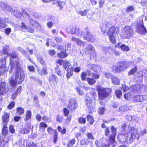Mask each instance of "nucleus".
Returning a JSON list of instances; mask_svg holds the SVG:
<instances>
[{"instance_id": "nucleus-1", "label": "nucleus", "mask_w": 147, "mask_h": 147, "mask_svg": "<svg viewBox=\"0 0 147 147\" xmlns=\"http://www.w3.org/2000/svg\"><path fill=\"white\" fill-rule=\"evenodd\" d=\"M10 59V65L11 69L10 72L11 73L13 71L16 74L15 80L18 83H20L24 80L25 75L23 70L20 67L19 62L18 61H14L12 58H16L17 55L16 54H11Z\"/></svg>"}, {"instance_id": "nucleus-2", "label": "nucleus", "mask_w": 147, "mask_h": 147, "mask_svg": "<svg viewBox=\"0 0 147 147\" xmlns=\"http://www.w3.org/2000/svg\"><path fill=\"white\" fill-rule=\"evenodd\" d=\"M125 129H128L127 130V134L125 135V136L126 137V141L128 140V138L129 139V142H131L133 139H134L137 134V130L134 127L130 126L129 124H124Z\"/></svg>"}, {"instance_id": "nucleus-3", "label": "nucleus", "mask_w": 147, "mask_h": 147, "mask_svg": "<svg viewBox=\"0 0 147 147\" xmlns=\"http://www.w3.org/2000/svg\"><path fill=\"white\" fill-rule=\"evenodd\" d=\"M96 89L98 91L99 98L100 100H103L107 97L112 91L111 89L104 88L100 86H97Z\"/></svg>"}, {"instance_id": "nucleus-4", "label": "nucleus", "mask_w": 147, "mask_h": 147, "mask_svg": "<svg viewBox=\"0 0 147 147\" xmlns=\"http://www.w3.org/2000/svg\"><path fill=\"white\" fill-rule=\"evenodd\" d=\"M136 31L138 33L142 35L145 34L146 32V30L143 25L142 20H140L138 22Z\"/></svg>"}, {"instance_id": "nucleus-5", "label": "nucleus", "mask_w": 147, "mask_h": 147, "mask_svg": "<svg viewBox=\"0 0 147 147\" xmlns=\"http://www.w3.org/2000/svg\"><path fill=\"white\" fill-rule=\"evenodd\" d=\"M67 31L71 34H75L77 36L80 37L82 36V31H81L79 28H76L75 26H71L66 29Z\"/></svg>"}, {"instance_id": "nucleus-6", "label": "nucleus", "mask_w": 147, "mask_h": 147, "mask_svg": "<svg viewBox=\"0 0 147 147\" xmlns=\"http://www.w3.org/2000/svg\"><path fill=\"white\" fill-rule=\"evenodd\" d=\"M133 30L130 26H127L124 28L123 32V37L124 38H129L131 36Z\"/></svg>"}, {"instance_id": "nucleus-7", "label": "nucleus", "mask_w": 147, "mask_h": 147, "mask_svg": "<svg viewBox=\"0 0 147 147\" xmlns=\"http://www.w3.org/2000/svg\"><path fill=\"white\" fill-rule=\"evenodd\" d=\"M82 36L84 38L90 42H93L94 40V38L93 36L90 33L88 30L84 31H82Z\"/></svg>"}, {"instance_id": "nucleus-8", "label": "nucleus", "mask_w": 147, "mask_h": 147, "mask_svg": "<svg viewBox=\"0 0 147 147\" xmlns=\"http://www.w3.org/2000/svg\"><path fill=\"white\" fill-rule=\"evenodd\" d=\"M130 90L133 92H140L142 91L143 89L145 90V86L142 84H138L132 86Z\"/></svg>"}, {"instance_id": "nucleus-9", "label": "nucleus", "mask_w": 147, "mask_h": 147, "mask_svg": "<svg viewBox=\"0 0 147 147\" xmlns=\"http://www.w3.org/2000/svg\"><path fill=\"white\" fill-rule=\"evenodd\" d=\"M68 107L70 110H74L76 109L78 107V104L76 100L74 98L71 99Z\"/></svg>"}, {"instance_id": "nucleus-10", "label": "nucleus", "mask_w": 147, "mask_h": 147, "mask_svg": "<svg viewBox=\"0 0 147 147\" xmlns=\"http://www.w3.org/2000/svg\"><path fill=\"white\" fill-rule=\"evenodd\" d=\"M94 52V47L91 45H89L87 46L86 47L84 50L83 51H81L80 53L82 55L84 54L89 53L90 54Z\"/></svg>"}, {"instance_id": "nucleus-11", "label": "nucleus", "mask_w": 147, "mask_h": 147, "mask_svg": "<svg viewBox=\"0 0 147 147\" xmlns=\"http://www.w3.org/2000/svg\"><path fill=\"white\" fill-rule=\"evenodd\" d=\"M57 62L60 65H63V68L66 69L68 70V69L71 68V67H72L70 63L67 60H59Z\"/></svg>"}, {"instance_id": "nucleus-12", "label": "nucleus", "mask_w": 147, "mask_h": 147, "mask_svg": "<svg viewBox=\"0 0 147 147\" xmlns=\"http://www.w3.org/2000/svg\"><path fill=\"white\" fill-rule=\"evenodd\" d=\"M6 83L5 82H2L0 83V94L3 95L6 93L8 90L6 88Z\"/></svg>"}, {"instance_id": "nucleus-13", "label": "nucleus", "mask_w": 147, "mask_h": 147, "mask_svg": "<svg viewBox=\"0 0 147 147\" xmlns=\"http://www.w3.org/2000/svg\"><path fill=\"white\" fill-rule=\"evenodd\" d=\"M71 40L72 41L76 42L77 45L80 46H83L85 44V42H84L75 37H72Z\"/></svg>"}, {"instance_id": "nucleus-14", "label": "nucleus", "mask_w": 147, "mask_h": 147, "mask_svg": "<svg viewBox=\"0 0 147 147\" xmlns=\"http://www.w3.org/2000/svg\"><path fill=\"white\" fill-rule=\"evenodd\" d=\"M110 24L108 22H105L101 23L100 24V26L102 32L105 33V31L107 30L108 26Z\"/></svg>"}, {"instance_id": "nucleus-15", "label": "nucleus", "mask_w": 147, "mask_h": 147, "mask_svg": "<svg viewBox=\"0 0 147 147\" xmlns=\"http://www.w3.org/2000/svg\"><path fill=\"white\" fill-rule=\"evenodd\" d=\"M88 67L91 70L97 72H99L101 70V68L98 65L89 64Z\"/></svg>"}, {"instance_id": "nucleus-16", "label": "nucleus", "mask_w": 147, "mask_h": 147, "mask_svg": "<svg viewBox=\"0 0 147 147\" xmlns=\"http://www.w3.org/2000/svg\"><path fill=\"white\" fill-rule=\"evenodd\" d=\"M5 58H4V60L0 61V74L3 73L5 72Z\"/></svg>"}, {"instance_id": "nucleus-17", "label": "nucleus", "mask_w": 147, "mask_h": 147, "mask_svg": "<svg viewBox=\"0 0 147 147\" xmlns=\"http://www.w3.org/2000/svg\"><path fill=\"white\" fill-rule=\"evenodd\" d=\"M143 72L142 71H139L135 76V79L138 82L141 81L142 79Z\"/></svg>"}, {"instance_id": "nucleus-18", "label": "nucleus", "mask_w": 147, "mask_h": 147, "mask_svg": "<svg viewBox=\"0 0 147 147\" xmlns=\"http://www.w3.org/2000/svg\"><path fill=\"white\" fill-rule=\"evenodd\" d=\"M92 100L91 98L87 96L86 98V103L88 107L91 108L92 107Z\"/></svg>"}, {"instance_id": "nucleus-19", "label": "nucleus", "mask_w": 147, "mask_h": 147, "mask_svg": "<svg viewBox=\"0 0 147 147\" xmlns=\"http://www.w3.org/2000/svg\"><path fill=\"white\" fill-rule=\"evenodd\" d=\"M0 6L3 9H6L8 11H12L10 9H11L10 7H7V6L6 3L3 2H1L0 3Z\"/></svg>"}, {"instance_id": "nucleus-20", "label": "nucleus", "mask_w": 147, "mask_h": 147, "mask_svg": "<svg viewBox=\"0 0 147 147\" xmlns=\"http://www.w3.org/2000/svg\"><path fill=\"white\" fill-rule=\"evenodd\" d=\"M9 115L7 113L4 114L3 117V121L4 124H6L9 121Z\"/></svg>"}, {"instance_id": "nucleus-21", "label": "nucleus", "mask_w": 147, "mask_h": 147, "mask_svg": "<svg viewBox=\"0 0 147 147\" xmlns=\"http://www.w3.org/2000/svg\"><path fill=\"white\" fill-rule=\"evenodd\" d=\"M115 27L113 26L110 28L107 32L108 35H115Z\"/></svg>"}, {"instance_id": "nucleus-22", "label": "nucleus", "mask_w": 147, "mask_h": 147, "mask_svg": "<svg viewBox=\"0 0 147 147\" xmlns=\"http://www.w3.org/2000/svg\"><path fill=\"white\" fill-rule=\"evenodd\" d=\"M21 27L23 29H26L27 30L31 33H33L34 31V29L32 28L27 27L26 28L25 24L23 23H22Z\"/></svg>"}, {"instance_id": "nucleus-23", "label": "nucleus", "mask_w": 147, "mask_h": 147, "mask_svg": "<svg viewBox=\"0 0 147 147\" xmlns=\"http://www.w3.org/2000/svg\"><path fill=\"white\" fill-rule=\"evenodd\" d=\"M129 63L128 62H124L121 63V65L122 69V70L123 71L126 69L129 66Z\"/></svg>"}, {"instance_id": "nucleus-24", "label": "nucleus", "mask_w": 147, "mask_h": 147, "mask_svg": "<svg viewBox=\"0 0 147 147\" xmlns=\"http://www.w3.org/2000/svg\"><path fill=\"white\" fill-rule=\"evenodd\" d=\"M57 78L55 75L52 74L50 76L49 81L50 82H57Z\"/></svg>"}, {"instance_id": "nucleus-25", "label": "nucleus", "mask_w": 147, "mask_h": 147, "mask_svg": "<svg viewBox=\"0 0 147 147\" xmlns=\"http://www.w3.org/2000/svg\"><path fill=\"white\" fill-rule=\"evenodd\" d=\"M122 66L121 65V63L119 64L118 66L115 67L114 66L113 67V69L115 70V72H119L121 71H123L122 70Z\"/></svg>"}, {"instance_id": "nucleus-26", "label": "nucleus", "mask_w": 147, "mask_h": 147, "mask_svg": "<svg viewBox=\"0 0 147 147\" xmlns=\"http://www.w3.org/2000/svg\"><path fill=\"white\" fill-rule=\"evenodd\" d=\"M112 80L113 83L116 85H119V84L120 80L116 77L113 76L112 78Z\"/></svg>"}, {"instance_id": "nucleus-27", "label": "nucleus", "mask_w": 147, "mask_h": 147, "mask_svg": "<svg viewBox=\"0 0 147 147\" xmlns=\"http://www.w3.org/2000/svg\"><path fill=\"white\" fill-rule=\"evenodd\" d=\"M9 82L11 86L13 87H15L17 83H18L16 82V81L14 79L13 77H11L10 79Z\"/></svg>"}, {"instance_id": "nucleus-28", "label": "nucleus", "mask_w": 147, "mask_h": 147, "mask_svg": "<svg viewBox=\"0 0 147 147\" xmlns=\"http://www.w3.org/2000/svg\"><path fill=\"white\" fill-rule=\"evenodd\" d=\"M26 116L24 118L25 121L28 120L30 119L31 117V112L30 111H28L26 113Z\"/></svg>"}, {"instance_id": "nucleus-29", "label": "nucleus", "mask_w": 147, "mask_h": 147, "mask_svg": "<svg viewBox=\"0 0 147 147\" xmlns=\"http://www.w3.org/2000/svg\"><path fill=\"white\" fill-rule=\"evenodd\" d=\"M137 68L136 66L131 69L128 72V74L129 76L134 75L137 71Z\"/></svg>"}, {"instance_id": "nucleus-30", "label": "nucleus", "mask_w": 147, "mask_h": 147, "mask_svg": "<svg viewBox=\"0 0 147 147\" xmlns=\"http://www.w3.org/2000/svg\"><path fill=\"white\" fill-rule=\"evenodd\" d=\"M67 73L66 74V76L68 78H69L70 76L73 74V69L72 67H71V68L67 70Z\"/></svg>"}, {"instance_id": "nucleus-31", "label": "nucleus", "mask_w": 147, "mask_h": 147, "mask_svg": "<svg viewBox=\"0 0 147 147\" xmlns=\"http://www.w3.org/2000/svg\"><path fill=\"white\" fill-rule=\"evenodd\" d=\"M129 110L127 107L125 105H122L120 107L119 109V111L120 112L126 111Z\"/></svg>"}, {"instance_id": "nucleus-32", "label": "nucleus", "mask_w": 147, "mask_h": 147, "mask_svg": "<svg viewBox=\"0 0 147 147\" xmlns=\"http://www.w3.org/2000/svg\"><path fill=\"white\" fill-rule=\"evenodd\" d=\"M134 102H142L141 99V96L138 95L135 96L133 99Z\"/></svg>"}, {"instance_id": "nucleus-33", "label": "nucleus", "mask_w": 147, "mask_h": 147, "mask_svg": "<svg viewBox=\"0 0 147 147\" xmlns=\"http://www.w3.org/2000/svg\"><path fill=\"white\" fill-rule=\"evenodd\" d=\"M120 48L122 50L125 52L128 51L130 50V49L129 47L124 44H122L121 45Z\"/></svg>"}, {"instance_id": "nucleus-34", "label": "nucleus", "mask_w": 147, "mask_h": 147, "mask_svg": "<svg viewBox=\"0 0 147 147\" xmlns=\"http://www.w3.org/2000/svg\"><path fill=\"white\" fill-rule=\"evenodd\" d=\"M30 24L34 27H37L39 26V24L33 20H30Z\"/></svg>"}, {"instance_id": "nucleus-35", "label": "nucleus", "mask_w": 147, "mask_h": 147, "mask_svg": "<svg viewBox=\"0 0 147 147\" xmlns=\"http://www.w3.org/2000/svg\"><path fill=\"white\" fill-rule=\"evenodd\" d=\"M57 55L61 58H64L67 57V54L65 52L61 51L59 53H58Z\"/></svg>"}, {"instance_id": "nucleus-36", "label": "nucleus", "mask_w": 147, "mask_h": 147, "mask_svg": "<svg viewBox=\"0 0 147 147\" xmlns=\"http://www.w3.org/2000/svg\"><path fill=\"white\" fill-rule=\"evenodd\" d=\"M5 124L2 130V133L4 135H6L8 132V128Z\"/></svg>"}, {"instance_id": "nucleus-37", "label": "nucleus", "mask_w": 147, "mask_h": 147, "mask_svg": "<svg viewBox=\"0 0 147 147\" xmlns=\"http://www.w3.org/2000/svg\"><path fill=\"white\" fill-rule=\"evenodd\" d=\"M87 81L88 83L90 85L93 84L96 82V81L95 80L90 78H88Z\"/></svg>"}, {"instance_id": "nucleus-38", "label": "nucleus", "mask_w": 147, "mask_h": 147, "mask_svg": "<svg viewBox=\"0 0 147 147\" xmlns=\"http://www.w3.org/2000/svg\"><path fill=\"white\" fill-rule=\"evenodd\" d=\"M115 35H108L109 36L110 41L113 43H115L116 42V39L115 37Z\"/></svg>"}, {"instance_id": "nucleus-39", "label": "nucleus", "mask_w": 147, "mask_h": 147, "mask_svg": "<svg viewBox=\"0 0 147 147\" xmlns=\"http://www.w3.org/2000/svg\"><path fill=\"white\" fill-rule=\"evenodd\" d=\"M17 113L19 115L23 114L24 113V110L22 107H18L17 109Z\"/></svg>"}, {"instance_id": "nucleus-40", "label": "nucleus", "mask_w": 147, "mask_h": 147, "mask_svg": "<svg viewBox=\"0 0 147 147\" xmlns=\"http://www.w3.org/2000/svg\"><path fill=\"white\" fill-rule=\"evenodd\" d=\"M87 118L90 124H92L94 122V120L92 116L90 115H88L87 117Z\"/></svg>"}, {"instance_id": "nucleus-41", "label": "nucleus", "mask_w": 147, "mask_h": 147, "mask_svg": "<svg viewBox=\"0 0 147 147\" xmlns=\"http://www.w3.org/2000/svg\"><path fill=\"white\" fill-rule=\"evenodd\" d=\"M115 94L116 97L118 98H120L122 95L121 92L119 90H116L115 92Z\"/></svg>"}, {"instance_id": "nucleus-42", "label": "nucleus", "mask_w": 147, "mask_h": 147, "mask_svg": "<svg viewBox=\"0 0 147 147\" xmlns=\"http://www.w3.org/2000/svg\"><path fill=\"white\" fill-rule=\"evenodd\" d=\"M56 73L59 76H61V71L59 69V66L57 65L55 69Z\"/></svg>"}, {"instance_id": "nucleus-43", "label": "nucleus", "mask_w": 147, "mask_h": 147, "mask_svg": "<svg viewBox=\"0 0 147 147\" xmlns=\"http://www.w3.org/2000/svg\"><path fill=\"white\" fill-rule=\"evenodd\" d=\"M76 89L77 90L78 92V93L80 95H82L84 94L83 91L81 89L80 86L76 88Z\"/></svg>"}, {"instance_id": "nucleus-44", "label": "nucleus", "mask_w": 147, "mask_h": 147, "mask_svg": "<svg viewBox=\"0 0 147 147\" xmlns=\"http://www.w3.org/2000/svg\"><path fill=\"white\" fill-rule=\"evenodd\" d=\"M47 131L49 134L51 135L53 134L54 132L56 133V131L55 130H54L51 128L50 127L47 128Z\"/></svg>"}, {"instance_id": "nucleus-45", "label": "nucleus", "mask_w": 147, "mask_h": 147, "mask_svg": "<svg viewBox=\"0 0 147 147\" xmlns=\"http://www.w3.org/2000/svg\"><path fill=\"white\" fill-rule=\"evenodd\" d=\"M87 74L85 72H82L81 75V77L82 80H85L86 79Z\"/></svg>"}, {"instance_id": "nucleus-46", "label": "nucleus", "mask_w": 147, "mask_h": 147, "mask_svg": "<svg viewBox=\"0 0 147 147\" xmlns=\"http://www.w3.org/2000/svg\"><path fill=\"white\" fill-rule=\"evenodd\" d=\"M57 129L60 132L63 134H65L66 132V129L65 128H62L60 126H58Z\"/></svg>"}, {"instance_id": "nucleus-47", "label": "nucleus", "mask_w": 147, "mask_h": 147, "mask_svg": "<svg viewBox=\"0 0 147 147\" xmlns=\"http://www.w3.org/2000/svg\"><path fill=\"white\" fill-rule=\"evenodd\" d=\"M42 119L43 121L47 122L49 123L51 121V119L49 117L47 116H43L42 117Z\"/></svg>"}, {"instance_id": "nucleus-48", "label": "nucleus", "mask_w": 147, "mask_h": 147, "mask_svg": "<svg viewBox=\"0 0 147 147\" xmlns=\"http://www.w3.org/2000/svg\"><path fill=\"white\" fill-rule=\"evenodd\" d=\"M58 6L59 7L60 10L62 9L63 6L65 4V3L63 2L59 1L58 3Z\"/></svg>"}, {"instance_id": "nucleus-49", "label": "nucleus", "mask_w": 147, "mask_h": 147, "mask_svg": "<svg viewBox=\"0 0 147 147\" xmlns=\"http://www.w3.org/2000/svg\"><path fill=\"white\" fill-rule=\"evenodd\" d=\"M88 12V10L86 9L84 11H80L79 12V13L82 16H86Z\"/></svg>"}, {"instance_id": "nucleus-50", "label": "nucleus", "mask_w": 147, "mask_h": 147, "mask_svg": "<svg viewBox=\"0 0 147 147\" xmlns=\"http://www.w3.org/2000/svg\"><path fill=\"white\" fill-rule=\"evenodd\" d=\"M134 9L133 6H130L128 7L126 9V11L127 12H129L132 11L134 10Z\"/></svg>"}, {"instance_id": "nucleus-51", "label": "nucleus", "mask_w": 147, "mask_h": 147, "mask_svg": "<svg viewBox=\"0 0 147 147\" xmlns=\"http://www.w3.org/2000/svg\"><path fill=\"white\" fill-rule=\"evenodd\" d=\"M15 104V103L14 102H11L8 105L7 108L9 109H11L14 107Z\"/></svg>"}, {"instance_id": "nucleus-52", "label": "nucleus", "mask_w": 147, "mask_h": 147, "mask_svg": "<svg viewBox=\"0 0 147 147\" xmlns=\"http://www.w3.org/2000/svg\"><path fill=\"white\" fill-rule=\"evenodd\" d=\"M39 127L40 128H46L47 127V125L46 123L41 122H40L39 125Z\"/></svg>"}, {"instance_id": "nucleus-53", "label": "nucleus", "mask_w": 147, "mask_h": 147, "mask_svg": "<svg viewBox=\"0 0 147 147\" xmlns=\"http://www.w3.org/2000/svg\"><path fill=\"white\" fill-rule=\"evenodd\" d=\"M29 128L28 127H25L24 129L23 130L22 132V133L24 134L28 133L29 131Z\"/></svg>"}, {"instance_id": "nucleus-54", "label": "nucleus", "mask_w": 147, "mask_h": 147, "mask_svg": "<svg viewBox=\"0 0 147 147\" xmlns=\"http://www.w3.org/2000/svg\"><path fill=\"white\" fill-rule=\"evenodd\" d=\"M8 47H7L5 49H4L2 51V53H1L0 52V55H1L2 54H6L7 55L8 53Z\"/></svg>"}, {"instance_id": "nucleus-55", "label": "nucleus", "mask_w": 147, "mask_h": 147, "mask_svg": "<svg viewBox=\"0 0 147 147\" xmlns=\"http://www.w3.org/2000/svg\"><path fill=\"white\" fill-rule=\"evenodd\" d=\"M105 109L103 107H100L98 110V113L100 114H102L105 111Z\"/></svg>"}, {"instance_id": "nucleus-56", "label": "nucleus", "mask_w": 147, "mask_h": 147, "mask_svg": "<svg viewBox=\"0 0 147 147\" xmlns=\"http://www.w3.org/2000/svg\"><path fill=\"white\" fill-rule=\"evenodd\" d=\"M131 94L127 93L126 94H125L124 95V97L126 99L128 100L131 97Z\"/></svg>"}, {"instance_id": "nucleus-57", "label": "nucleus", "mask_w": 147, "mask_h": 147, "mask_svg": "<svg viewBox=\"0 0 147 147\" xmlns=\"http://www.w3.org/2000/svg\"><path fill=\"white\" fill-rule=\"evenodd\" d=\"M63 113L64 114V115L65 116H67L69 114V111L67 108H64L63 109Z\"/></svg>"}, {"instance_id": "nucleus-58", "label": "nucleus", "mask_w": 147, "mask_h": 147, "mask_svg": "<svg viewBox=\"0 0 147 147\" xmlns=\"http://www.w3.org/2000/svg\"><path fill=\"white\" fill-rule=\"evenodd\" d=\"M87 137L91 140H92L94 139V137L93 136L92 134L91 133H88L86 135Z\"/></svg>"}, {"instance_id": "nucleus-59", "label": "nucleus", "mask_w": 147, "mask_h": 147, "mask_svg": "<svg viewBox=\"0 0 147 147\" xmlns=\"http://www.w3.org/2000/svg\"><path fill=\"white\" fill-rule=\"evenodd\" d=\"M79 123H85L86 121V119L85 118H80L78 120Z\"/></svg>"}, {"instance_id": "nucleus-60", "label": "nucleus", "mask_w": 147, "mask_h": 147, "mask_svg": "<svg viewBox=\"0 0 147 147\" xmlns=\"http://www.w3.org/2000/svg\"><path fill=\"white\" fill-rule=\"evenodd\" d=\"M81 69V67H78L74 68L73 69V71L74 70L75 72L78 73L80 72Z\"/></svg>"}, {"instance_id": "nucleus-61", "label": "nucleus", "mask_w": 147, "mask_h": 147, "mask_svg": "<svg viewBox=\"0 0 147 147\" xmlns=\"http://www.w3.org/2000/svg\"><path fill=\"white\" fill-rule=\"evenodd\" d=\"M11 32V29L10 28H7L5 30V33L6 34L9 35Z\"/></svg>"}, {"instance_id": "nucleus-62", "label": "nucleus", "mask_w": 147, "mask_h": 147, "mask_svg": "<svg viewBox=\"0 0 147 147\" xmlns=\"http://www.w3.org/2000/svg\"><path fill=\"white\" fill-rule=\"evenodd\" d=\"M82 145H84L85 144H88V140L86 139H84L82 140L81 142Z\"/></svg>"}, {"instance_id": "nucleus-63", "label": "nucleus", "mask_w": 147, "mask_h": 147, "mask_svg": "<svg viewBox=\"0 0 147 147\" xmlns=\"http://www.w3.org/2000/svg\"><path fill=\"white\" fill-rule=\"evenodd\" d=\"M55 39L57 42L58 43H61L62 42V39L61 38H58L57 37H55Z\"/></svg>"}, {"instance_id": "nucleus-64", "label": "nucleus", "mask_w": 147, "mask_h": 147, "mask_svg": "<svg viewBox=\"0 0 147 147\" xmlns=\"http://www.w3.org/2000/svg\"><path fill=\"white\" fill-rule=\"evenodd\" d=\"M133 118V117L132 115H127L126 117V120L129 121H132Z\"/></svg>"}]
</instances>
